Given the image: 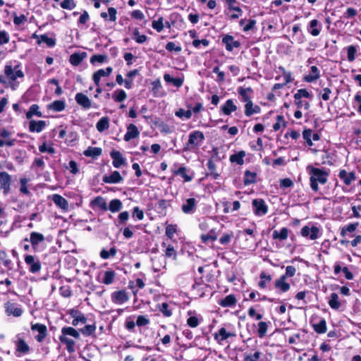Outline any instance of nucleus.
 <instances>
[{
	"instance_id": "9b49d317",
	"label": "nucleus",
	"mask_w": 361,
	"mask_h": 361,
	"mask_svg": "<svg viewBox=\"0 0 361 361\" xmlns=\"http://www.w3.org/2000/svg\"><path fill=\"white\" fill-rule=\"evenodd\" d=\"M129 297L125 290L115 291L111 294V300L116 304H123L128 302Z\"/></svg>"
},
{
	"instance_id": "f8f14e48",
	"label": "nucleus",
	"mask_w": 361,
	"mask_h": 361,
	"mask_svg": "<svg viewBox=\"0 0 361 361\" xmlns=\"http://www.w3.org/2000/svg\"><path fill=\"white\" fill-rule=\"evenodd\" d=\"M11 179V176L6 172L0 173V190H3L5 195L10 190Z\"/></svg>"
},
{
	"instance_id": "ddd939ff",
	"label": "nucleus",
	"mask_w": 361,
	"mask_h": 361,
	"mask_svg": "<svg viewBox=\"0 0 361 361\" xmlns=\"http://www.w3.org/2000/svg\"><path fill=\"white\" fill-rule=\"evenodd\" d=\"M110 156L113 159L112 164L115 168L118 169L126 164V159L119 151L113 150L111 152Z\"/></svg>"
},
{
	"instance_id": "3c124183",
	"label": "nucleus",
	"mask_w": 361,
	"mask_h": 361,
	"mask_svg": "<svg viewBox=\"0 0 361 361\" xmlns=\"http://www.w3.org/2000/svg\"><path fill=\"white\" fill-rule=\"evenodd\" d=\"M256 173L246 171L245 172L244 184L245 185H250L255 182Z\"/></svg>"
},
{
	"instance_id": "774afa93",
	"label": "nucleus",
	"mask_w": 361,
	"mask_h": 361,
	"mask_svg": "<svg viewBox=\"0 0 361 361\" xmlns=\"http://www.w3.org/2000/svg\"><path fill=\"white\" fill-rule=\"evenodd\" d=\"M262 353L256 351L253 354L247 355L245 356L244 361H259L261 357Z\"/></svg>"
},
{
	"instance_id": "1a4fd4ad",
	"label": "nucleus",
	"mask_w": 361,
	"mask_h": 361,
	"mask_svg": "<svg viewBox=\"0 0 361 361\" xmlns=\"http://www.w3.org/2000/svg\"><path fill=\"white\" fill-rule=\"evenodd\" d=\"M197 201L195 198L187 199L182 204L181 210L185 214H194L197 209Z\"/></svg>"
},
{
	"instance_id": "052dcab7",
	"label": "nucleus",
	"mask_w": 361,
	"mask_h": 361,
	"mask_svg": "<svg viewBox=\"0 0 361 361\" xmlns=\"http://www.w3.org/2000/svg\"><path fill=\"white\" fill-rule=\"evenodd\" d=\"M302 97L310 98V97H311V95L307 90L300 89L294 94V99H295V100H300V99H301Z\"/></svg>"
},
{
	"instance_id": "f257e3e1",
	"label": "nucleus",
	"mask_w": 361,
	"mask_h": 361,
	"mask_svg": "<svg viewBox=\"0 0 361 361\" xmlns=\"http://www.w3.org/2000/svg\"><path fill=\"white\" fill-rule=\"evenodd\" d=\"M307 171L310 174V187L312 190L317 192L319 190L318 184H325L327 182L329 173L324 169L315 168L312 165L307 166Z\"/></svg>"
},
{
	"instance_id": "c03bdc74",
	"label": "nucleus",
	"mask_w": 361,
	"mask_h": 361,
	"mask_svg": "<svg viewBox=\"0 0 361 361\" xmlns=\"http://www.w3.org/2000/svg\"><path fill=\"white\" fill-rule=\"evenodd\" d=\"M35 37L38 38L37 42L39 44H40L42 42H44L49 47H54L56 44V41L54 39L50 38L46 35H41L39 37H37L35 35Z\"/></svg>"
},
{
	"instance_id": "5fc2aeb1",
	"label": "nucleus",
	"mask_w": 361,
	"mask_h": 361,
	"mask_svg": "<svg viewBox=\"0 0 361 361\" xmlns=\"http://www.w3.org/2000/svg\"><path fill=\"white\" fill-rule=\"evenodd\" d=\"M173 172L176 175L181 176L186 182H189L192 180V177L186 173V168L185 166H180L177 170L173 171Z\"/></svg>"
},
{
	"instance_id": "0eeeda50",
	"label": "nucleus",
	"mask_w": 361,
	"mask_h": 361,
	"mask_svg": "<svg viewBox=\"0 0 361 361\" xmlns=\"http://www.w3.org/2000/svg\"><path fill=\"white\" fill-rule=\"evenodd\" d=\"M45 240V238L43 234L37 232H32L30 235V238H25L24 241H29L31 244L32 249L37 252L39 250V245L40 243H43Z\"/></svg>"
},
{
	"instance_id": "338daca9",
	"label": "nucleus",
	"mask_w": 361,
	"mask_h": 361,
	"mask_svg": "<svg viewBox=\"0 0 361 361\" xmlns=\"http://www.w3.org/2000/svg\"><path fill=\"white\" fill-rule=\"evenodd\" d=\"M75 0H63L61 3V7L64 9L72 10L75 7Z\"/></svg>"
},
{
	"instance_id": "a19ab883",
	"label": "nucleus",
	"mask_w": 361,
	"mask_h": 361,
	"mask_svg": "<svg viewBox=\"0 0 361 361\" xmlns=\"http://www.w3.org/2000/svg\"><path fill=\"white\" fill-rule=\"evenodd\" d=\"M252 92V90L251 87H247L244 88L243 87H240L238 89V94L243 97V101L245 102L246 104L249 102H251L250 96L248 95V92Z\"/></svg>"
},
{
	"instance_id": "c9c22d12",
	"label": "nucleus",
	"mask_w": 361,
	"mask_h": 361,
	"mask_svg": "<svg viewBox=\"0 0 361 361\" xmlns=\"http://www.w3.org/2000/svg\"><path fill=\"white\" fill-rule=\"evenodd\" d=\"M109 128V119L107 116H104L99 120L96 124L97 130L102 133Z\"/></svg>"
},
{
	"instance_id": "a211bd4d",
	"label": "nucleus",
	"mask_w": 361,
	"mask_h": 361,
	"mask_svg": "<svg viewBox=\"0 0 361 361\" xmlns=\"http://www.w3.org/2000/svg\"><path fill=\"white\" fill-rule=\"evenodd\" d=\"M338 177L343 181V183L350 185L353 181L356 179V176L355 172H347L345 170H341L338 173Z\"/></svg>"
},
{
	"instance_id": "5701e85b",
	"label": "nucleus",
	"mask_w": 361,
	"mask_h": 361,
	"mask_svg": "<svg viewBox=\"0 0 361 361\" xmlns=\"http://www.w3.org/2000/svg\"><path fill=\"white\" fill-rule=\"evenodd\" d=\"M52 201L59 208L66 210L68 208V201L60 195H53Z\"/></svg>"
},
{
	"instance_id": "13d9d810",
	"label": "nucleus",
	"mask_w": 361,
	"mask_h": 361,
	"mask_svg": "<svg viewBox=\"0 0 361 361\" xmlns=\"http://www.w3.org/2000/svg\"><path fill=\"white\" fill-rule=\"evenodd\" d=\"M357 51V47L354 45H350L347 47L348 60L349 62H353L355 59Z\"/></svg>"
},
{
	"instance_id": "72a5a7b5",
	"label": "nucleus",
	"mask_w": 361,
	"mask_h": 361,
	"mask_svg": "<svg viewBox=\"0 0 361 361\" xmlns=\"http://www.w3.org/2000/svg\"><path fill=\"white\" fill-rule=\"evenodd\" d=\"M237 109L236 106L234 104L232 99H228L226 103L221 106V111L226 115H230L232 112Z\"/></svg>"
},
{
	"instance_id": "37998d69",
	"label": "nucleus",
	"mask_w": 361,
	"mask_h": 361,
	"mask_svg": "<svg viewBox=\"0 0 361 361\" xmlns=\"http://www.w3.org/2000/svg\"><path fill=\"white\" fill-rule=\"evenodd\" d=\"M61 334H63L64 335H66L67 336H72L76 339L80 338L79 332L76 329H75L74 328L71 327V326L63 327L61 329Z\"/></svg>"
},
{
	"instance_id": "7c9ffc66",
	"label": "nucleus",
	"mask_w": 361,
	"mask_h": 361,
	"mask_svg": "<svg viewBox=\"0 0 361 361\" xmlns=\"http://www.w3.org/2000/svg\"><path fill=\"white\" fill-rule=\"evenodd\" d=\"M237 302L236 298L234 295H226L224 298L221 299L219 304L224 307H233Z\"/></svg>"
},
{
	"instance_id": "39448f33",
	"label": "nucleus",
	"mask_w": 361,
	"mask_h": 361,
	"mask_svg": "<svg viewBox=\"0 0 361 361\" xmlns=\"http://www.w3.org/2000/svg\"><path fill=\"white\" fill-rule=\"evenodd\" d=\"M254 214L257 216H264L268 212V207L263 199H255L252 202Z\"/></svg>"
},
{
	"instance_id": "58836bf2",
	"label": "nucleus",
	"mask_w": 361,
	"mask_h": 361,
	"mask_svg": "<svg viewBox=\"0 0 361 361\" xmlns=\"http://www.w3.org/2000/svg\"><path fill=\"white\" fill-rule=\"evenodd\" d=\"M66 107V103L62 100H55L48 105V108L54 111H61Z\"/></svg>"
},
{
	"instance_id": "4c0bfd02",
	"label": "nucleus",
	"mask_w": 361,
	"mask_h": 361,
	"mask_svg": "<svg viewBox=\"0 0 361 361\" xmlns=\"http://www.w3.org/2000/svg\"><path fill=\"white\" fill-rule=\"evenodd\" d=\"M102 150L100 147H89L83 152L84 155L90 157H97L102 154Z\"/></svg>"
},
{
	"instance_id": "20e7f679",
	"label": "nucleus",
	"mask_w": 361,
	"mask_h": 361,
	"mask_svg": "<svg viewBox=\"0 0 361 361\" xmlns=\"http://www.w3.org/2000/svg\"><path fill=\"white\" fill-rule=\"evenodd\" d=\"M300 233L302 237L309 238L312 240L319 238L322 234L319 228L315 226H312V227H309L308 226H303L300 231Z\"/></svg>"
},
{
	"instance_id": "393cba45",
	"label": "nucleus",
	"mask_w": 361,
	"mask_h": 361,
	"mask_svg": "<svg viewBox=\"0 0 361 361\" xmlns=\"http://www.w3.org/2000/svg\"><path fill=\"white\" fill-rule=\"evenodd\" d=\"M90 205L92 207H97L103 211H106L108 209V206L105 199L101 196H97L92 200Z\"/></svg>"
},
{
	"instance_id": "4468645a",
	"label": "nucleus",
	"mask_w": 361,
	"mask_h": 361,
	"mask_svg": "<svg viewBox=\"0 0 361 361\" xmlns=\"http://www.w3.org/2000/svg\"><path fill=\"white\" fill-rule=\"evenodd\" d=\"M123 178L117 171H113L110 175H105L102 178V181L105 183L115 184L123 181Z\"/></svg>"
},
{
	"instance_id": "603ef678",
	"label": "nucleus",
	"mask_w": 361,
	"mask_h": 361,
	"mask_svg": "<svg viewBox=\"0 0 361 361\" xmlns=\"http://www.w3.org/2000/svg\"><path fill=\"white\" fill-rule=\"evenodd\" d=\"M169 307V305L166 302H163L157 305L159 310L166 317H169L172 315V312Z\"/></svg>"
},
{
	"instance_id": "cd10ccee",
	"label": "nucleus",
	"mask_w": 361,
	"mask_h": 361,
	"mask_svg": "<svg viewBox=\"0 0 361 361\" xmlns=\"http://www.w3.org/2000/svg\"><path fill=\"white\" fill-rule=\"evenodd\" d=\"M116 15H117V11L114 7H109L108 8V12H102L100 16L102 18H104L105 20H109L111 22H115L116 20Z\"/></svg>"
},
{
	"instance_id": "a18cd8bd",
	"label": "nucleus",
	"mask_w": 361,
	"mask_h": 361,
	"mask_svg": "<svg viewBox=\"0 0 361 361\" xmlns=\"http://www.w3.org/2000/svg\"><path fill=\"white\" fill-rule=\"evenodd\" d=\"M314 330L318 334H324L326 332V322L324 319H321L317 324H313Z\"/></svg>"
},
{
	"instance_id": "c85d7f7f",
	"label": "nucleus",
	"mask_w": 361,
	"mask_h": 361,
	"mask_svg": "<svg viewBox=\"0 0 361 361\" xmlns=\"http://www.w3.org/2000/svg\"><path fill=\"white\" fill-rule=\"evenodd\" d=\"M164 80L167 83H172L176 87H180L183 85V78H173L170 74L165 73L164 75Z\"/></svg>"
},
{
	"instance_id": "dca6fc26",
	"label": "nucleus",
	"mask_w": 361,
	"mask_h": 361,
	"mask_svg": "<svg viewBox=\"0 0 361 361\" xmlns=\"http://www.w3.org/2000/svg\"><path fill=\"white\" fill-rule=\"evenodd\" d=\"M75 99L78 104L81 106L82 108L88 109L91 107L92 102L87 95L80 92L77 93Z\"/></svg>"
},
{
	"instance_id": "4be33fe9",
	"label": "nucleus",
	"mask_w": 361,
	"mask_h": 361,
	"mask_svg": "<svg viewBox=\"0 0 361 361\" xmlns=\"http://www.w3.org/2000/svg\"><path fill=\"white\" fill-rule=\"evenodd\" d=\"M60 341L66 345V350L68 353H71L75 351V341L68 338L66 335H64L63 334H61V335L59 336Z\"/></svg>"
},
{
	"instance_id": "412c9836",
	"label": "nucleus",
	"mask_w": 361,
	"mask_h": 361,
	"mask_svg": "<svg viewBox=\"0 0 361 361\" xmlns=\"http://www.w3.org/2000/svg\"><path fill=\"white\" fill-rule=\"evenodd\" d=\"M47 126L44 121H35L32 120L29 123V130L30 132L40 133Z\"/></svg>"
},
{
	"instance_id": "7ed1b4c3",
	"label": "nucleus",
	"mask_w": 361,
	"mask_h": 361,
	"mask_svg": "<svg viewBox=\"0 0 361 361\" xmlns=\"http://www.w3.org/2000/svg\"><path fill=\"white\" fill-rule=\"evenodd\" d=\"M24 260L30 272L32 274L39 272L42 264L39 259L36 256L30 255H26Z\"/></svg>"
},
{
	"instance_id": "e2e57ef3",
	"label": "nucleus",
	"mask_w": 361,
	"mask_h": 361,
	"mask_svg": "<svg viewBox=\"0 0 361 361\" xmlns=\"http://www.w3.org/2000/svg\"><path fill=\"white\" fill-rule=\"evenodd\" d=\"M164 18L160 17L157 20H154L152 23V27L157 32H160L164 29Z\"/></svg>"
},
{
	"instance_id": "864d4df0",
	"label": "nucleus",
	"mask_w": 361,
	"mask_h": 361,
	"mask_svg": "<svg viewBox=\"0 0 361 361\" xmlns=\"http://www.w3.org/2000/svg\"><path fill=\"white\" fill-rule=\"evenodd\" d=\"M107 56L105 54H95L90 58V63L92 64H95L96 63H103L107 61Z\"/></svg>"
},
{
	"instance_id": "09e8293b",
	"label": "nucleus",
	"mask_w": 361,
	"mask_h": 361,
	"mask_svg": "<svg viewBox=\"0 0 361 361\" xmlns=\"http://www.w3.org/2000/svg\"><path fill=\"white\" fill-rule=\"evenodd\" d=\"M39 106L37 104H32L29 111L26 113V117L31 118L32 116H37V117L42 116V114L39 111Z\"/></svg>"
},
{
	"instance_id": "9d476101",
	"label": "nucleus",
	"mask_w": 361,
	"mask_h": 361,
	"mask_svg": "<svg viewBox=\"0 0 361 361\" xmlns=\"http://www.w3.org/2000/svg\"><path fill=\"white\" fill-rule=\"evenodd\" d=\"M113 71V68L110 66L106 69H99L92 75V80L97 87L99 86L100 80L103 77H108Z\"/></svg>"
},
{
	"instance_id": "6e6552de",
	"label": "nucleus",
	"mask_w": 361,
	"mask_h": 361,
	"mask_svg": "<svg viewBox=\"0 0 361 361\" xmlns=\"http://www.w3.org/2000/svg\"><path fill=\"white\" fill-rule=\"evenodd\" d=\"M31 329L33 333H37L35 336V338L39 343H42L47 335V329L44 324H32L31 326Z\"/></svg>"
},
{
	"instance_id": "79ce46f5",
	"label": "nucleus",
	"mask_w": 361,
	"mask_h": 361,
	"mask_svg": "<svg viewBox=\"0 0 361 361\" xmlns=\"http://www.w3.org/2000/svg\"><path fill=\"white\" fill-rule=\"evenodd\" d=\"M116 276V273L113 270H107L104 272V277L102 279V283L106 285L111 284Z\"/></svg>"
},
{
	"instance_id": "8fccbe9b",
	"label": "nucleus",
	"mask_w": 361,
	"mask_h": 361,
	"mask_svg": "<svg viewBox=\"0 0 361 361\" xmlns=\"http://www.w3.org/2000/svg\"><path fill=\"white\" fill-rule=\"evenodd\" d=\"M319 21L316 19L312 20L310 22V32L313 36H318L320 33V29L317 28Z\"/></svg>"
},
{
	"instance_id": "680f3d73",
	"label": "nucleus",
	"mask_w": 361,
	"mask_h": 361,
	"mask_svg": "<svg viewBox=\"0 0 361 361\" xmlns=\"http://www.w3.org/2000/svg\"><path fill=\"white\" fill-rule=\"evenodd\" d=\"M166 49L169 51H175L178 53L182 51V47L179 45L176 44L173 42H169L166 44Z\"/></svg>"
},
{
	"instance_id": "f03ea898",
	"label": "nucleus",
	"mask_w": 361,
	"mask_h": 361,
	"mask_svg": "<svg viewBox=\"0 0 361 361\" xmlns=\"http://www.w3.org/2000/svg\"><path fill=\"white\" fill-rule=\"evenodd\" d=\"M205 137L202 132L195 130L190 133L188 141L184 147V151L198 149L204 142Z\"/></svg>"
},
{
	"instance_id": "c756f323",
	"label": "nucleus",
	"mask_w": 361,
	"mask_h": 361,
	"mask_svg": "<svg viewBox=\"0 0 361 361\" xmlns=\"http://www.w3.org/2000/svg\"><path fill=\"white\" fill-rule=\"evenodd\" d=\"M260 111V107L257 105H254L252 101L245 105V114L247 116H250L255 114H259Z\"/></svg>"
},
{
	"instance_id": "6e6d98bb",
	"label": "nucleus",
	"mask_w": 361,
	"mask_h": 361,
	"mask_svg": "<svg viewBox=\"0 0 361 361\" xmlns=\"http://www.w3.org/2000/svg\"><path fill=\"white\" fill-rule=\"evenodd\" d=\"M113 98L116 102H121L127 98V94L123 90H119L114 92Z\"/></svg>"
},
{
	"instance_id": "423d86ee",
	"label": "nucleus",
	"mask_w": 361,
	"mask_h": 361,
	"mask_svg": "<svg viewBox=\"0 0 361 361\" xmlns=\"http://www.w3.org/2000/svg\"><path fill=\"white\" fill-rule=\"evenodd\" d=\"M6 78L11 82L15 81L18 78L23 77V72L20 69V66L16 65L13 67L11 65H6L4 70Z\"/></svg>"
},
{
	"instance_id": "f3484780",
	"label": "nucleus",
	"mask_w": 361,
	"mask_h": 361,
	"mask_svg": "<svg viewBox=\"0 0 361 361\" xmlns=\"http://www.w3.org/2000/svg\"><path fill=\"white\" fill-rule=\"evenodd\" d=\"M140 132L137 126L133 123L129 124L127 127V132L124 135V140L126 142L139 136Z\"/></svg>"
},
{
	"instance_id": "bf43d9fd",
	"label": "nucleus",
	"mask_w": 361,
	"mask_h": 361,
	"mask_svg": "<svg viewBox=\"0 0 361 361\" xmlns=\"http://www.w3.org/2000/svg\"><path fill=\"white\" fill-rule=\"evenodd\" d=\"M357 226H358V223H353V224H350L348 226H346L345 227L342 228V229L341 231V236L344 237L346 235L347 232L352 233V232L355 231Z\"/></svg>"
},
{
	"instance_id": "0e129e2a",
	"label": "nucleus",
	"mask_w": 361,
	"mask_h": 361,
	"mask_svg": "<svg viewBox=\"0 0 361 361\" xmlns=\"http://www.w3.org/2000/svg\"><path fill=\"white\" fill-rule=\"evenodd\" d=\"M96 330V326L94 324L85 325V327L80 329L81 333L85 336H90Z\"/></svg>"
},
{
	"instance_id": "473e14b6",
	"label": "nucleus",
	"mask_w": 361,
	"mask_h": 361,
	"mask_svg": "<svg viewBox=\"0 0 361 361\" xmlns=\"http://www.w3.org/2000/svg\"><path fill=\"white\" fill-rule=\"evenodd\" d=\"M246 153L245 151H240L230 156L229 160L232 163H236L238 165H243L244 164V157Z\"/></svg>"
},
{
	"instance_id": "aec40b11",
	"label": "nucleus",
	"mask_w": 361,
	"mask_h": 361,
	"mask_svg": "<svg viewBox=\"0 0 361 361\" xmlns=\"http://www.w3.org/2000/svg\"><path fill=\"white\" fill-rule=\"evenodd\" d=\"M6 312L8 315H13L14 317H20L22 314L21 309L15 303L8 302L5 305Z\"/></svg>"
},
{
	"instance_id": "de8ad7c7",
	"label": "nucleus",
	"mask_w": 361,
	"mask_h": 361,
	"mask_svg": "<svg viewBox=\"0 0 361 361\" xmlns=\"http://www.w3.org/2000/svg\"><path fill=\"white\" fill-rule=\"evenodd\" d=\"M117 252V250L115 247H112L109 251H107L104 249L102 250L99 256L103 259H107L110 257H114Z\"/></svg>"
},
{
	"instance_id": "b1692460",
	"label": "nucleus",
	"mask_w": 361,
	"mask_h": 361,
	"mask_svg": "<svg viewBox=\"0 0 361 361\" xmlns=\"http://www.w3.org/2000/svg\"><path fill=\"white\" fill-rule=\"evenodd\" d=\"M275 288L279 289L283 293H286L290 289V286L286 282L285 276H281L279 279L275 281Z\"/></svg>"
},
{
	"instance_id": "f704fd0d",
	"label": "nucleus",
	"mask_w": 361,
	"mask_h": 361,
	"mask_svg": "<svg viewBox=\"0 0 361 361\" xmlns=\"http://www.w3.org/2000/svg\"><path fill=\"white\" fill-rule=\"evenodd\" d=\"M328 303L331 309L335 310H338L341 307V302L339 301L338 294L336 293H332L330 295Z\"/></svg>"
},
{
	"instance_id": "49530a36",
	"label": "nucleus",
	"mask_w": 361,
	"mask_h": 361,
	"mask_svg": "<svg viewBox=\"0 0 361 361\" xmlns=\"http://www.w3.org/2000/svg\"><path fill=\"white\" fill-rule=\"evenodd\" d=\"M259 278L260 281L259 282V287L261 288H264L267 286V284L269 283L272 279L271 276L267 274L264 271L260 274Z\"/></svg>"
},
{
	"instance_id": "bb28decb",
	"label": "nucleus",
	"mask_w": 361,
	"mask_h": 361,
	"mask_svg": "<svg viewBox=\"0 0 361 361\" xmlns=\"http://www.w3.org/2000/svg\"><path fill=\"white\" fill-rule=\"evenodd\" d=\"M320 76V72L318 68L312 66L310 68V73L309 75L305 76L304 80L307 82H312L317 80Z\"/></svg>"
},
{
	"instance_id": "2f4dec72",
	"label": "nucleus",
	"mask_w": 361,
	"mask_h": 361,
	"mask_svg": "<svg viewBox=\"0 0 361 361\" xmlns=\"http://www.w3.org/2000/svg\"><path fill=\"white\" fill-rule=\"evenodd\" d=\"M289 231L287 228H282L280 231H274L272 233V237L274 239H277L281 241L285 240L288 237Z\"/></svg>"
},
{
	"instance_id": "4d7b16f0",
	"label": "nucleus",
	"mask_w": 361,
	"mask_h": 361,
	"mask_svg": "<svg viewBox=\"0 0 361 361\" xmlns=\"http://www.w3.org/2000/svg\"><path fill=\"white\" fill-rule=\"evenodd\" d=\"M77 312H75V314L72 313V317H73L72 324L73 326H77L78 325L79 322L85 324L87 322V318L85 317V315L82 314L77 315Z\"/></svg>"
},
{
	"instance_id": "69168bd1",
	"label": "nucleus",
	"mask_w": 361,
	"mask_h": 361,
	"mask_svg": "<svg viewBox=\"0 0 361 361\" xmlns=\"http://www.w3.org/2000/svg\"><path fill=\"white\" fill-rule=\"evenodd\" d=\"M267 324L264 322H260L258 323V335L260 338H263L267 331Z\"/></svg>"
},
{
	"instance_id": "e433bc0d",
	"label": "nucleus",
	"mask_w": 361,
	"mask_h": 361,
	"mask_svg": "<svg viewBox=\"0 0 361 361\" xmlns=\"http://www.w3.org/2000/svg\"><path fill=\"white\" fill-rule=\"evenodd\" d=\"M123 207L121 201L118 199H114L110 201L108 209L113 213L119 212Z\"/></svg>"
},
{
	"instance_id": "a878e982",
	"label": "nucleus",
	"mask_w": 361,
	"mask_h": 361,
	"mask_svg": "<svg viewBox=\"0 0 361 361\" xmlns=\"http://www.w3.org/2000/svg\"><path fill=\"white\" fill-rule=\"evenodd\" d=\"M87 56L85 51L74 53L70 56L69 61L73 66H78Z\"/></svg>"
},
{
	"instance_id": "2eb2a0df",
	"label": "nucleus",
	"mask_w": 361,
	"mask_h": 361,
	"mask_svg": "<svg viewBox=\"0 0 361 361\" xmlns=\"http://www.w3.org/2000/svg\"><path fill=\"white\" fill-rule=\"evenodd\" d=\"M222 43L225 45L227 51H231L234 48L240 47V44L238 41L234 39L231 35H226L222 39Z\"/></svg>"
},
{
	"instance_id": "ea45409f",
	"label": "nucleus",
	"mask_w": 361,
	"mask_h": 361,
	"mask_svg": "<svg viewBox=\"0 0 361 361\" xmlns=\"http://www.w3.org/2000/svg\"><path fill=\"white\" fill-rule=\"evenodd\" d=\"M132 39L138 44H142L147 40V37L145 35H140L138 28L136 27L133 30Z\"/></svg>"
},
{
	"instance_id": "6ab92c4d",
	"label": "nucleus",
	"mask_w": 361,
	"mask_h": 361,
	"mask_svg": "<svg viewBox=\"0 0 361 361\" xmlns=\"http://www.w3.org/2000/svg\"><path fill=\"white\" fill-rule=\"evenodd\" d=\"M235 336V334L231 333V332H227L226 329L224 327L219 329L218 332H216L214 334V338L216 341H217L219 343H221L222 341H224L229 337H234Z\"/></svg>"
}]
</instances>
